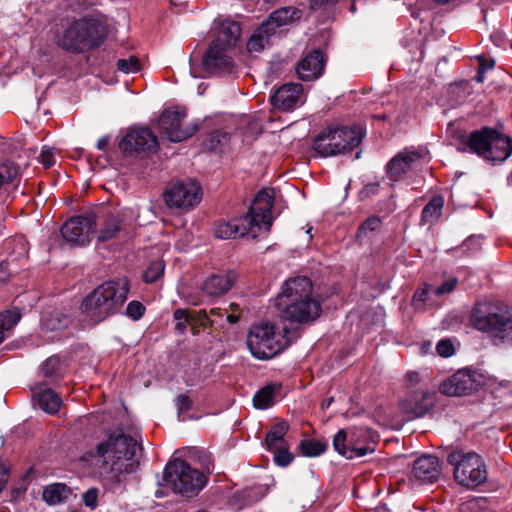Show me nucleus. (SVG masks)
<instances>
[{"mask_svg": "<svg viewBox=\"0 0 512 512\" xmlns=\"http://www.w3.org/2000/svg\"><path fill=\"white\" fill-rule=\"evenodd\" d=\"M441 473L439 460L431 454H423L413 462L411 476L419 483H433Z\"/></svg>", "mask_w": 512, "mask_h": 512, "instance_id": "4be33fe9", "label": "nucleus"}, {"mask_svg": "<svg viewBox=\"0 0 512 512\" xmlns=\"http://www.w3.org/2000/svg\"><path fill=\"white\" fill-rule=\"evenodd\" d=\"M274 107L290 111L304 102L303 86L299 83H286L271 97Z\"/></svg>", "mask_w": 512, "mask_h": 512, "instance_id": "412c9836", "label": "nucleus"}, {"mask_svg": "<svg viewBox=\"0 0 512 512\" xmlns=\"http://www.w3.org/2000/svg\"><path fill=\"white\" fill-rule=\"evenodd\" d=\"M481 375L470 369H460L450 377V396L471 394L482 385Z\"/></svg>", "mask_w": 512, "mask_h": 512, "instance_id": "b1692460", "label": "nucleus"}, {"mask_svg": "<svg viewBox=\"0 0 512 512\" xmlns=\"http://www.w3.org/2000/svg\"><path fill=\"white\" fill-rule=\"evenodd\" d=\"M235 280L233 272L213 273L203 280L198 291L191 294L188 301L195 306L212 304L230 291Z\"/></svg>", "mask_w": 512, "mask_h": 512, "instance_id": "ddd939ff", "label": "nucleus"}, {"mask_svg": "<svg viewBox=\"0 0 512 512\" xmlns=\"http://www.w3.org/2000/svg\"><path fill=\"white\" fill-rule=\"evenodd\" d=\"M145 313V306L139 301H131L126 307V315L134 321L142 318Z\"/></svg>", "mask_w": 512, "mask_h": 512, "instance_id": "de8ad7c7", "label": "nucleus"}, {"mask_svg": "<svg viewBox=\"0 0 512 512\" xmlns=\"http://www.w3.org/2000/svg\"><path fill=\"white\" fill-rule=\"evenodd\" d=\"M241 36V27L238 22L226 19L220 22L216 39L221 45L232 48Z\"/></svg>", "mask_w": 512, "mask_h": 512, "instance_id": "c756f323", "label": "nucleus"}, {"mask_svg": "<svg viewBox=\"0 0 512 512\" xmlns=\"http://www.w3.org/2000/svg\"><path fill=\"white\" fill-rule=\"evenodd\" d=\"M7 480H8L7 471H6L5 467L0 464V492L4 488Z\"/></svg>", "mask_w": 512, "mask_h": 512, "instance_id": "13d9d810", "label": "nucleus"}, {"mask_svg": "<svg viewBox=\"0 0 512 512\" xmlns=\"http://www.w3.org/2000/svg\"><path fill=\"white\" fill-rule=\"evenodd\" d=\"M109 141H110L109 136H103V137L99 138L96 143L97 149L104 150L107 147Z\"/></svg>", "mask_w": 512, "mask_h": 512, "instance_id": "052dcab7", "label": "nucleus"}, {"mask_svg": "<svg viewBox=\"0 0 512 512\" xmlns=\"http://www.w3.org/2000/svg\"><path fill=\"white\" fill-rule=\"evenodd\" d=\"M193 311L189 309H176L173 313V318L176 322L175 324V331L179 335H183L187 327L190 326L192 317H193Z\"/></svg>", "mask_w": 512, "mask_h": 512, "instance_id": "4c0bfd02", "label": "nucleus"}, {"mask_svg": "<svg viewBox=\"0 0 512 512\" xmlns=\"http://www.w3.org/2000/svg\"><path fill=\"white\" fill-rule=\"evenodd\" d=\"M21 319V314L17 310H5L0 312V329L5 333L13 329Z\"/></svg>", "mask_w": 512, "mask_h": 512, "instance_id": "79ce46f5", "label": "nucleus"}, {"mask_svg": "<svg viewBox=\"0 0 512 512\" xmlns=\"http://www.w3.org/2000/svg\"><path fill=\"white\" fill-rule=\"evenodd\" d=\"M107 33L104 20L99 17H84L70 23L58 43L68 51L80 53L100 46Z\"/></svg>", "mask_w": 512, "mask_h": 512, "instance_id": "39448f33", "label": "nucleus"}, {"mask_svg": "<svg viewBox=\"0 0 512 512\" xmlns=\"http://www.w3.org/2000/svg\"><path fill=\"white\" fill-rule=\"evenodd\" d=\"M381 220L380 218L373 216L366 219L362 225L359 227L358 234L362 235L368 231H375L380 227Z\"/></svg>", "mask_w": 512, "mask_h": 512, "instance_id": "8fccbe9b", "label": "nucleus"}, {"mask_svg": "<svg viewBox=\"0 0 512 512\" xmlns=\"http://www.w3.org/2000/svg\"><path fill=\"white\" fill-rule=\"evenodd\" d=\"M201 187L193 180L172 182L164 192V201L170 208L188 209L201 200Z\"/></svg>", "mask_w": 512, "mask_h": 512, "instance_id": "f3484780", "label": "nucleus"}, {"mask_svg": "<svg viewBox=\"0 0 512 512\" xmlns=\"http://www.w3.org/2000/svg\"><path fill=\"white\" fill-rule=\"evenodd\" d=\"M379 190V184L378 183H371L366 185L363 190L361 191L362 197H367L372 194H376Z\"/></svg>", "mask_w": 512, "mask_h": 512, "instance_id": "6e6d98bb", "label": "nucleus"}, {"mask_svg": "<svg viewBox=\"0 0 512 512\" xmlns=\"http://www.w3.org/2000/svg\"><path fill=\"white\" fill-rule=\"evenodd\" d=\"M362 139V130L358 126L329 127L315 138L312 147L321 157H329L353 150Z\"/></svg>", "mask_w": 512, "mask_h": 512, "instance_id": "1a4fd4ad", "label": "nucleus"}, {"mask_svg": "<svg viewBox=\"0 0 512 512\" xmlns=\"http://www.w3.org/2000/svg\"><path fill=\"white\" fill-rule=\"evenodd\" d=\"M71 319L61 311L55 310L45 314L41 320V329L43 333L56 332L55 336H46L48 341L61 339V331L69 326Z\"/></svg>", "mask_w": 512, "mask_h": 512, "instance_id": "bb28decb", "label": "nucleus"}, {"mask_svg": "<svg viewBox=\"0 0 512 512\" xmlns=\"http://www.w3.org/2000/svg\"><path fill=\"white\" fill-rule=\"evenodd\" d=\"M20 175V168L17 164L7 161L0 164V188L12 183Z\"/></svg>", "mask_w": 512, "mask_h": 512, "instance_id": "ea45409f", "label": "nucleus"}, {"mask_svg": "<svg viewBox=\"0 0 512 512\" xmlns=\"http://www.w3.org/2000/svg\"><path fill=\"white\" fill-rule=\"evenodd\" d=\"M33 395L37 396L39 407L48 414H55L61 406V398L59 395L50 388L41 389L40 386L35 385L32 387Z\"/></svg>", "mask_w": 512, "mask_h": 512, "instance_id": "c85d7f7f", "label": "nucleus"}, {"mask_svg": "<svg viewBox=\"0 0 512 512\" xmlns=\"http://www.w3.org/2000/svg\"><path fill=\"white\" fill-rule=\"evenodd\" d=\"M129 288V281L125 277L105 281L84 298L81 309L92 322L103 321L123 306Z\"/></svg>", "mask_w": 512, "mask_h": 512, "instance_id": "20e7f679", "label": "nucleus"}, {"mask_svg": "<svg viewBox=\"0 0 512 512\" xmlns=\"http://www.w3.org/2000/svg\"><path fill=\"white\" fill-rule=\"evenodd\" d=\"M71 495V489L62 483H54L45 487L43 499L49 505H57L64 502Z\"/></svg>", "mask_w": 512, "mask_h": 512, "instance_id": "72a5a7b5", "label": "nucleus"}, {"mask_svg": "<svg viewBox=\"0 0 512 512\" xmlns=\"http://www.w3.org/2000/svg\"><path fill=\"white\" fill-rule=\"evenodd\" d=\"M207 477L181 459L169 461L163 471L159 486L170 488L183 497L197 495L206 485Z\"/></svg>", "mask_w": 512, "mask_h": 512, "instance_id": "0eeeda50", "label": "nucleus"}, {"mask_svg": "<svg viewBox=\"0 0 512 512\" xmlns=\"http://www.w3.org/2000/svg\"><path fill=\"white\" fill-rule=\"evenodd\" d=\"M406 380L412 388L415 385L426 383L427 375L417 371H409L406 373Z\"/></svg>", "mask_w": 512, "mask_h": 512, "instance_id": "603ef678", "label": "nucleus"}, {"mask_svg": "<svg viewBox=\"0 0 512 512\" xmlns=\"http://www.w3.org/2000/svg\"><path fill=\"white\" fill-rule=\"evenodd\" d=\"M471 92V85L468 81L450 84V108L464 103Z\"/></svg>", "mask_w": 512, "mask_h": 512, "instance_id": "e433bc0d", "label": "nucleus"}, {"mask_svg": "<svg viewBox=\"0 0 512 512\" xmlns=\"http://www.w3.org/2000/svg\"><path fill=\"white\" fill-rule=\"evenodd\" d=\"M332 1L333 0H311V5H312V7H320L323 5H327Z\"/></svg>", "mask_w": 512, "mask_h": 512, "instance_id": "0e129e2a", "label": "nucleus"}, {"mask_svg": "<svg viewBox=\"0 0 512 512\" xmlns=\"http://www.w3.org/2000/svg\"><path fill=\"white\" fill-rule=\"evenodd\" d=\"M326 58L322 51L316 49L306 54L297 64V74L301 80L318 79L324 71Z\"/></svg>", "mask_w": 512, "mask_h": 512, "instance_id": "5701e85b", "label": "nucleus"}, {"mask_svg": "<svg viewBox=\"0 0 512 512\" xmlns=\"http://www.w3.org/2000/svg\"><path fill=\"white\" fill-rule=\"evenodd\" d=\"M210 314L212 316H218V317H223L224 313L222 312V310L220 308H212L210 310Z\"/></svg>", "mask_w": 512, "mask_h": 512, "instance_id": "69168bd1", "label": "nucleus"}, {"mask_svg": "<svg viewBox=\"0 0 512 512\" xmlns=\"http://www.w3.org/2000/svg\"><path fill=\"white\" fill-rule=\"evenodd\" d=\"M117 68L126 74L138 72L140 70L139 60L135 56H131L128 59H119L117 61Z\"/></svg>", "mask_w": 512, "mask_h": 512, "instance_id": "49530a36", "label": "nucleus"}, {"mask_svg": "<svg viewBox=\"0 0 512 512\" xmlns=\"http://www.w3.org/2000/svg\"><path fill=\"white\" fill-rule=\"evenodd\" d=\"M176 406L178 410L179 420L185 421L186 417L184 415V412L192 408V400L186 394H180L176 399Z\"/></svg>", "mask_w": 512, "mask_h": 512, "instance_id": "09e8293b", "label": "nucleus"}, {"mask_svg": "<svg viewBox=\"0 0 512 512\" xmlns=\"http://www.w3.org/2000/svg\"><path fill=\"white\" fill-rule=\"evenodd\" d=\"M439 392L443 395H448V380L443 379L439 385Z\"/></svg>", "mask_w": 512, "mask_h": 512, "instance_id": "680f3d73", "label": "nucleus"}, {"mask_svg": "<svg viewBox=\"0 0 512 512\" xmlns=\"http://www.w3.org/2000/svg\"><path fill=\"white\" fill-rule=\"evenodd\" d=\"M239 320V316L235 314H229L227 315V321L230 324H235Z\"/></svg>", "mask_w": 512, "mask_h": 512, "instance_id": "338daca9", "label": "nucleus"}, {"mask_svg": "<svg viewBox=\"0 0 512 512\" xmlns=\"http://www.w3.org/2000/svg\"><path fill=\"white\" fill-rule=\"evenodd\" d=\"M297 337L296 333H290L287 328L282 333H276L273 325L261 323L250 328L246 343L250 352H283Z\"/></svg>", "mask_w": 512, "mask_h": 512, "instance_id": "f8f14e48", "label": "nucleus"}, {"mask_svg": "<svg viewBox=\"0 0 512 512\" xmlns=\"http://www.w3.org/2000/svg\"><path fill=\"white\" fill-rule=\"evenodd\" d=\"M125 227V215L121 213L107 214L95 228L97 240L100 242L109 241L115 238Z\"/></svg>", "mask_w": 512, "mask_h": 512, "instance_id": "a878e982", "label": "nucleus"}, {"mask_svg": "<svg viewBox=\"0 0 512 512\" xmlns=\"http://www.w3.org/2000/svg\"><path fill=\"white\" fill-rule=\"evenodd\" d=\"M272 193L270 189L258 192L246 215L233 221H221L215 225V236L226 240L237 236L256 238L262 230L267 233L272 225Z\"/></svg>", "mask_w": 512, "mask_h": 512, "instance_id": "7ed1b4c3", "label": "nucleus"}, {"mask_svg": "<svg viewBox=\"0 0 512 512\" xmlns=\"http://www.w3.org/2000/svg\"><path fill=\"white\" fill-rule=\"evenodd\" d=\"M436 352H448V339H442L437 343Z\"/></svg>", "mask_w": 512, "mask_h": 512, "instance_id": "bf43d9fd", "label": "nucleus"}, {"mask_svg": "<svg viewBox=\"0 0 512 512\" xmlns=\"http://www.w3.org/2000/svg\"><path fill=\"white\" fill-rule=\"evenodd\" d=\"M230 135L226 132L216 130L209 135L207 147L210 150H216L219 145L228 143Z\"/></svg>", "mask_w": 512, "mask_h": 512, "instance_id": "a18cd8bd", "label": "nucleus"}, {"mask_svg": "<svg viewBox=\"0 0 512 512\" xmlns=\"http://www.w3.org/2000/svg\"><path fill=\"white\" fill-rule=\"evenodd\" d=\"M450 465L454 466L455 481L473 489L487 480V471L481 457L475 452L450 451Z\"/></svg>", "mask_w": 512, "mask_h": 512, "instance_id": "9b49d317", "label": "nucleus"}, {"mask_svg": "<svg viewBox=\"0 0 512 512\" xmlns=\"http://www.w3.org/2000/svg\"><path fill=\"white\" fill-rule=\"evenodd\" d=\"M473 326L490 333L496 345L512 346V313L505 306L494 303H479L472 311Z\"/></svg>", "mask_w": 512, "mask_h": 512, "instance_id": "423d86ee", "label": "nucleus"}, {"mask_svg": "<svg viewBox=\"0 0 512 512\" xmlns=\"http://www.w3.org/2000/svg\"><path fill=\"white\" fill-rule=\"evenodd\" d=\"M186 109L175 107L165 110L159 118V127L171 142H181L193 136L198 127L196 124H185Z\"/></svg>", "mask_w": 512, "mask_h": 512, "instance_id": "dca6fc26", "label": "nucleus"}, {"mask_svg": "<svg viewBox=\"0 0 512 512\" xmlns=\"http://www.w3.org/2000/svg\"><path fill=\"white\" fill-rule=\"evenodd\" d=\"M491 38L494 42H496L497 44H499L501 41H502V35L500 33H495V34H492L491 35Z\"/></svg>", "mask_w": 512, "mask_h": 512, "instance_id": "774afa93", "label": "nucleus"}, {"mask_svg": "<svg viewBox=\"0 0 512 512\" xmlns=\"http://www.w3.org/2000/svg\"><path fill=\"white\" fill-rule=\"evenodd\" d=\"M99 491L97 488H90L83 494V502L86 507L91 510L95 509L97 506Z\"/></svg>", "mask_w": 512, "mask_h": 512, "instance_id": "3c124183", "label": "nucleus"}, {"mask_svg": "<svg viewBox=\"0 0 512 512\" xmlns=\"http://www.w3.org/2000/svg\"><path fill=\"white\" fill-rule=\"evenodd\" d=\"M437 399L438 395L435 391L420 392L411 390L406 397L400 401L399 409L407 420L421 418L434 407Z\"/></svg>", "mask_w": 512, "mask_h": 512, "instance_id": "6ab92c4d", "label": "nucleus"}, {"mask_svg": "<svg viewBox=\"0 0 512 512\" xmlns=\"http://www.w3.org/2000/svg\"><path fill=\"white\" fill-rule=\"evenodd\" d=\"M230 47L212 42L204 55L203 66L208 72L229 73L234 68L232 57L228 54Z\"/></svg>", "mask_w": 512, "mask_h": 512, "instance_id": "aec40b11", "label": "nucleus"}, {"mask_svg": "<svg viewBox=\"0 0 512 512\" xmlns=\"http://www.w3.org/2000/svg\"><path fill=\"white\" fill-rule=\"evenodd\" d=\"M141 450L137 441L125 434L110 435L98 443L93 457L100 465L105 480L111 484H121L126 476L135 473L138 468V452Z\"/></svg>", "mask_w": 512, "mask_h": 512, "instance_id": "f257e3e1", "label": "nucleus"}, {"mask_svg": "<svg viewBox=\"0 0 512 512\" xmlns=\"http://www.w3.org/2000/svg\"><path fill=\"white\" fill-rule=\"evenodd\" d=\"M448 291V282L444 281L440 286L435 287L430 284H425L422 288L418 289L412 300V305L416 310L423 311L427 309L428 297L431 295H444Z\"/></svg>", "mask_w": 512, "mask_h": 512, "instance_id": "2f4dec72", "label": "nucleus"}, {"mask_svg": "<svg viewBox=\"0 0 512 512\" xmlns=\"http://www.w3.org/2000/svg\"><path fill=\"white\" fill-rule=\"evenodd\" d=\"M96 214L87 212L67 220L61 227L64 240L72 245H85L90 242L95 232Z\"/></svg>", "mask_w": 512, "mask_h": 512, "instance_id": "a211bd4d", "label": "nucleus"}, {"mask_svg": "<svg viewBox=\"0 0 512 512\" xmlns=\"http://www.w3.org/2000/svg\"><path fill=\"white\" fill-rule=\"evenodd\" d=\"M273 34L267 29V26L261 24V26L252 34L247 42V50L249 52H260L268 44L269 39Z\"/></svg>", "mask_w": 512, "mask_h": 512, "instance_id": "c9c22d12", "label": "nucleus"}, {"mask_svg": "<svg viewBox=\"0 0 512 512\" xmlns=\"http://www.w3.org/2000/svg\"><path fill=\"white\" fill-rule=\"evenodd\" d=\"M256 359L267 361L272 359L276 354H252Z\"/></svg>", "mask_w": 512, "mask_h": 512, "instance_id": "e2e57ef3", "label": "nucleus"}, {"mask_svg": "<svg viewBox=\"0 0 512 512\" xmlns=\"http://www.w3.org/2000/svg\"><path fill=\"white\" fill-rule=\"evenodd\" d=\"M466 142L472 152L492 163H502L512 154L511 138L492 128L472 132Z\"/></svg>", "mask_w": 512, "mask_h": 512, "instance_id": "6e6552de", "label": "nucleus"}, {"mask_svg": "<svg viewBox=\"0 0 512 512\" xmlns=\"http://www.w3.org/2000/svg\"><path fill=\"white\" fill-rule=\"evenodd\" d=\"M158 148L157 137L146 127L130 129L119 142V149L127 157H145L156 153Z\"/></svg>", "mask_w": 512, "mask_h": 512, "instance_id": "4468645a", "label": "nucleus"}, {"mask_svg": "<svg viewBox=\"0 0 512 512\" xmlns=\"http://www.w3.org/2000/svg\"><path fill=\"white\" fill-rule=\"evenodd\" d=\"M68 372V362L66 357L58 354L49 356L41 365L39 373L48 383H55Z\"/></svg>", "mask_w": 512, "mask_h": 512, "instance_id": "393cba45", "label": "nucleus"}, {"mask_svg": "<svg viewBox=\"0 0 512 512\" xmlns=\"http://www.w3.org/2000/svg\"><path fill=\"white\" fill-rule=\"evenodd\" d=\"M213 321L209 319L205 310L193 311V317L190 323V330L192 335H199L201 330L206 329L208 326L213 325Z\"/></svg>", "mask_w": 512, "mask_h": 512, "instance_id": "58836bf2", "label": "nucleus"}, {"mask_svg": "<svg viewBox=\"0 0 512 512\" xmlns=\"http://www.w3.org/2000/svg\"><path fill=\"white\" fill-rule=\"evenodd\" d=\"M300 18L299 11L294 7H282L272 12L262 23L274 35L279 27L289 25Z\"/></svg>", "mask_w": 512, "mask_h": 512, "instance_id": "cd10ccee", "label": "nucleus"}, {"mask_svg": "<svg viewBox=\"0 0 512 512\" xmlns=\"http://www.w3.org/2000/svg\"><path fill=\"white\" fill-rule=\"evenodd\" d=\"M9 266L10 262L8 261L0 263V282L6 281L8 276L12 272Z\"/></svg>", "mask_w": 512, "mask_h": 512, "instance_id": "5fc2aeb1", "label": "nucleus"}, {"mask_svg": "<svg viewBox=\"0 0 512 512\" xmlns=\"http://www.w3.org/2000/svg\"><path fill=\"white\" fill-rule=\"evenodd\" d=\"M429 161L426 147L405 148L397 153L387 164L386 173L390 180L399 181L410 171Z\"/></svg>", "mask_w": 512, "mask_h": 512, "instance_id": "2eb2a0df", "label": "nucleus"}, {"mask_svg": "<svg viewBox=\"0 0 512 512\" xmlns=\"http://www.w3.org/2000/svg\"><path fill=\"white\" fill-rule=\"evenodd\" d=\"M39 161L46 167L49 168L54 164V156L50 149L43 148L39 155Z\"/></svg>", "mask_w": 512, "mask_h": 512, "instance_id": "864d4df0", "label": "nucleus"}, {"mask_svg": "<svg viewBox=\"0 0 512 512\" xmlns=\"http://www.w3.org/2000/svg\"><path fill=\"white\" fill-rule=\"evenodd\" d=\"M445 200L442 196H434L425 205L421 213V225L433 224L442 215Z\"/></svg>", "mask_w": 512, "mask_h": 512, "instance_id": "473e14b6", "label": "nucleus"}, {"mask_svg": "<svg viewBox=\"0 0 512 512\" xmlns=\"http://www.w3.org/2000/svg\"><path fill=\"white\" fill-rule=\"evenodd\" d=\"M442 296L443 295H431L430 297H428L427 309L442 305L444 302L443 300H440Z\"/></svg>", "mask_w": 512, "mask_h": 512, "instance_id": "4d7b16f0", "label": "nucleus"}, {"mask_svg": "<svg viewBox=\"0 0 512 512\" xmlns=\"http://www.w3.org/2000/svg\"><path fill=\"white\" fill-rule=\"evenodd\" d=\"M377 434L365 427L339 430L333 438L334 449L347 459H357L375 451Z\"/></svg>", "mask_w": 512, "mask_h": 512, "instance_id": "9d476101", "label": "nucleus"}, {"mask_svg": "<svg viewBox=\"0 0 512 512\" xmlns=\"http://www.w3.org/2000/svg\"><path fill=\"white\" fill-rule=\"evenodd\" d=\"M280 383H270L260 388L253 396V405L256 409L265 410L272 407L281 391Z\"/></svg>", "mask_w": 512, "mask_h": 512, "instance_id": "7c9ffc66", "label": "nucleus"}, {"mask_svg": "<svg viewBox=\"0 0 512 512\" xmlns=\"http://www.w3.org/2000/svg\"><path fill=\"white\" fill-rule=\"evenodd\" d=\"M289 424L286 421H279L267 433L265 446L268 449L281 448L287 445L284 436L288 432Z\"/></svg>", "mask_w": 512, "mask_h": 512, "instance_id": "f704fd0d", "label": "nucleus"}, {"mask_svg": "<svg viewBox=\"0 0 512 512\" xmlns=\"http://www.w3.org/2000/svg\"><path fill=\"white\" fill-rule=\"evenodd\" d=\"M165 264L162 260L154 261L143 273V280L147 283L157 281L164 273Z\"/></svg>", "mask_w": 512, "mask_h": 512, "instance_id": "37998d69", "label": "nucleus"}, {"mask_svg": "<svg viewBox=\"0 0 512 512\" xmlns=\"http://www.w3.org/2000/svg\"><path fill=\"white\" fill-rule=\"evenodd\" d=\"M327 445L314 439L303 440L300 443V449L303 455L308 457H317L325 452Z\"/></svg>", "mask_w": 512, "mask_h": 512, "instance_id": "a19ab883", "label": "nucleus"}, {"mask_svg": "<svg viewBox=\"0 0 512 512\" xmlns=\"http://www.w3.org/2000/svg\"><path fill=\"white\" fill-rule=\"evenodd\" d=\"M312 291V282L307 277L287 280L276 298L281 317L299 325L314 322L320 316L322 307Z\"/></svg>", "mask_w": 512, "mask_h": 512, "instance_id": "f03ea898", "label": "nucleus"}, {"mask_svg": "<svg viewBox=\"0 0 512 512\" xmlns=\"http://www.w3.org/2000/svg\"><path fill=\"white\" fill-rule=\"evenodd\" d=\"M268 451L274 454V462L276 465L281 467L288 466L293 459L292 454L288 451L287 445H284L281 448L268 449Z\"/></svg>", "mask_w": 512, "mask_h": 512, "instance_id": "c03bdc74", "label": "nucleus"}]
</instances>
